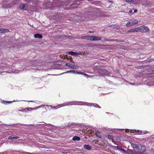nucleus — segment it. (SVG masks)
I'll return each mask as SVG.
<instances>
[{
	"mask_svg": "<svg viewBox=\"0 0 154 154\" xmlns=\"http://www.w3.org/2000/svg\"><path fill=\"white\" fill-rule=\"evenodd\" d=\"M48 108L49 109H51V107H48Z\"/></svg>",
	"mask_w": 154,
	"mask_h": 154,
	"instance_id": "35",
	"label": "nucleus"
},
{
	"mask_svg": "<svg viewBox=\"0 0 154 154\" xmlns=\"http://www.w3.org/2000/svg\"><path fill=\"white\" fill-rule=\"evenodd\" d=\"M140 32H148L149 30V29L147 27L144 26H140Z\"/></svg>",
	"mask_w": 154,
	"mask_h": 154,
	"instance_id": "6",
	"label": "nucleus"
},
{
	"mask_svg": "<svg viewBox=\"0 0 154 154\" xmlns=\"http://www.w3.org/2000/svg\"><path fill=\"white\" fill-rule=\"evenodd\" d=\"M11 137H8V139H11Z\"/></svg>",
	"mask_w": 154,
	"mask_h": 154,
	"instance_id": "32",
	"label": "nucleus"
},
{
	"mask_svg": "<svg viewBox=\"0 0 154 154\" xmlns=\"http://www.w3.org/2000/svg\"><path fill=\"white\" fill-rule=\"evenodd\" d=\"M114 147L116 149H119L121 151H122L125 153H127V151L122 148L121 147L119 146H114Z\"/></svg>",
	"mask_w": 154,
	"mask_h": 154,
	"instance_id": "9",
	"label": "nucleus"
},
{
	"mask_svg": "<svg viewBox=\"0 0 154 154\" xmlns=\"http://www.w3.org/2000/svg\"><path fill=\"white\" fill-rule=\"evenodd\" d=\"M108 138L109 139H112L113 138V137L110 135H107Z\"/></svg>",
	"mask_w": 154,
	"mask_h": 154,
	"instance_id": "23",
	"label": "nucleus"
},
{
	"mask_svg": "<svg viewBox=\"0 0 154 154\" xmlns=\"http://www.w3.org/2000/svg\"><path fill=\"white\" fill-rule=\"evenodd\" d=\"M72 63H74V62L72 61Z\"/></svg>",
	"mask_w": 154,
	"mask_h": 154,
	"instance_id": "38",
	"label": "nucleus"
},
{
	"mask_svg": "<svg viewBox=\"0 0 154 154\" xmlns=\"http://www.w3.org/2000/svg\"><path fill=\"white\" fill-rule=\"evenodd\" d=\"M133 25V24L132 21H129L126 24V26L128 27H130Z\"/></svg>",
	"mask_w": 154,
	"mask_h": 154,
	"instance_id": "15",
	"label": "nucleus"
},
{
	"mask_svg": "<svg viewBox=\"0 0 154 154\" xmlns=\"http://www.w3.org/2000/svg\"><path fill=\"white\" fill-rule=\"evenodd\" d=\"M45 106H46V105H42L39 106H37V107H36L34 108H32V110H33V109H38L41 108L42 107H44Z\"/></svg>",
	"mask_w": 154,
	"mask_h": 154,
	"instance_id": "20",
	"label": "nucleus"
},
{
	"mask_svg": "<svg viewBox=\"0 0 154 154\" xmlns=\"http://www.w3.org/2000/svg\"><path fill=\"white\" fill-rule=\"evenodd\" d=\"M84 147L86 149H92V147L89 145H85Z\"/></svg>",
	"mask_w": 154,
	"mask_h": 154,
	"instance_id": "16",
	"label": "nucleus"
},
{
	"mask_svg": "<svg viewBox=\"0 0 154 154\" xmlns=\"http://www.w3.org/2000/svg\"><path fill=\"white\" fill-rule=\"evenodd\" d=\"M75 103V102H66L62 104H59L56 106H52L51 105H46V106L48 107H51V109H57L61 107H63L65 106L77 105Z\"/></svg>",
	"mask_w": 154,
	"mask_h": 154,
	"instance_id": "2",
	"label": "nucleus"
},
{
	"mask_svg": "<svg viewBox=\"0 0 154 154\" xmlns=\"http://www.w3.org/2000/svg\"><path fill=\"white\" fill-rule=\"evenodd\" d=\"M80 140V138L78 136H74L72 138V140L74 141H79Z\"/></svg>",
	"mask_w": 154,
	"mask_h": 154,
	"instance_id": "17",
	"label": "nucleus"
},
{
	"mask_svg": "<svg viewBox=\"0 0 154 154\" xmlns=\"http://www.w3.org/2000/svg\"><path fill=\"white\" fill-rule=\"evenodd\" d=\"M75 102V103H82V104H76V105H85L87 106H93L95 107L98 108H100L101 107L99 106L96 103H89L85 102Z\"/></svg>",
	"mask_w": 154,
	"mask_h": 154,
	"instance_id": "4",
	"label": "nucleus"
},
{
	"mask_svg": "<svg viewBox=\"0 0 154 154\" xmlns=\"http://www.w3.org/2000/svg\"><path fill=\"white\" fill-rule=\"evenodd\" d=\"M135 30L136 32H140V26L137 28H135Z\"/></svg>",
	"mask_w": 154,
	"mask_h": 154,
	"instance_id": "22",
	"label": "nucleus"
},
{
	"mask_svg": "<svg viewBox=\"0 0 154 154\" xmlns=\"http://www.w3.org/2000/svg\"><path fill=\"white\" fill-rule=\"evenodd\" d=\"M91 41H99L101 39V38L97 36H91Z\"/></svg>",
	"mask_w": 154,
	"mask_h": 154,
	"instance_id": "8",
	"label": "nucleus"
},
{
	"mask_svg": "<svg viewBox=\"0 0 154 154\" xmlns=\"http://www.w3.org/2000/svg\"><path fill=\"white\" fill-rule=\"evenodd\" d=\"M128 32H135V28L131 29Z\"/></svg>",
	"mask_w": 154,
	"mask_h": 154,
	"instance_id": "27",
	"label": "nucleus"
},
{
	"mask_svg": "<svg viewBox=\"0 0 154 154\" xmlns=\"http://www.w3.org/2000/svg\"><path fill=\"white\" fill-rule=\"evenodd\" d=\"M32 110V108H26L25 109H23L21 110H19L20 111H21L22 112H26L27 111H30Z\"/></svg>",
	"mask_w": 154,
	"mask_h": 154,
	"instance_id": "11",
	"label": "nucleus"
},
{
	"mask_svg": "<svg viewBox=\"0 0 154 154\" xmlns=\"http://www.w3.org/2000/svg\"><path fill=\"white\" fill-rule=\"evenodd\" d=\"M34 36L35 38H42V35L39 34H35Z\"/></svg>",
	"mask_w": 154,
	"mask_h": 154,
	"instance_id": "13",
	"label": "nucleus"
},
{
	"mask_svg": "<svg viewBox=\"0 0 154 154\" xmlns=\"http://www.w3.org/2000/svg\"><path fill=\"white\" fill-rule=\"evenodd\" d=\"M131 85H133V83H131Z\"/></svg>",
	"mask_w": 154,
	"mask_h": 154,
	"instance_id": "40",
	"label": "nucleus"
},
{
	"mask_svg": "<svg viewBox=\"0 0 154 154\" xmlns=\"http://www.w3.org/2000/svg\"><path fill=\"white\" fill-rule=\"evenodd\" d=\"M131 146L135 150L141 153L144 152L146 150V146L140 144H135L132 143L131 144Z\"/></svg>",
	"mask_w": 154,
	"mask_h": 154,
	"instance_id": "1",
	"label": "nucleus"
},
{
	"mask_svg": "<svg viewBox=\"0 0 154 154\" xmlns=\"http://www.w3.org/2000/svg\"><path fill=\"white\" fill-rule=\"evenodd\" d=\"M96 135H97V136H98L97 135V133L96 134ZM98 137H99V136H98Z\"/></svg>",
	"mask_w": 154,
	"mask_h": 154,
	"instance_id": "36",
	"label": "nucleus"
},
{
	"mask_svg": "<svg viewBox=\"0 0 154 154\" xmlns=\"http://www.w3.org/2000/svg\"><path fill=\"white\" fill-rule=\"evenodd\" d=\"M19 138V137L17 136H15V137H11V140H13V139H17V138Z\"/></svg>",
	"mask_w": 154,
	"mask_h": 154,
	"instance_id": "26",
	"label": "nucleus"
},
{
	"mask_svg": "<svg viewBox=\"0 0 154 154\" xmlns=\"http://www.w3.org/2000/svg\"><path fill=\"white\" fill-rule=\"evenodd\" d=\"M76 74H82H82H83V73L82 72H79L77 71H76Z\"/></svg>",
	"mask_w": 154,
	"mask_h": 154,
	"instance_id": "28",
	"label": "nucleus"
},
{
	"mask_svg": "<svg viewBox=\"0 0 154 154\" xmlns=\"http://www.w3.org/2000/svg\"><path fill=\"white\" fill-rule=\"evenodd\" d=\"M69 54L72 56H75L79 54V53L78 52H75L72 51H70L69 52Z\"/></svg>",
	"mask_w": 154,
	"mask_h": 154,
	"instance_id": "14",
	"label": "nucleus"
},
{
	"mask_svg": "<svg viewBox=\"0 0 154 154\" xmlns=\"http://www.w3.org/2000/svg\"><path fill=\"white\" fill-rule=\"evenodd\" d=\"M132 22H133V25H134L135 24L137 23L138 21L137 20H135L134 21H132Z\"/></svg>",
	"mask_w": 154,
	"mask_h": 154,
	"instance_id": "25",
	"label": "nucleus"
},
{
	"mask_svg": "<svg viewBox=\"0 0 154 154\" xmlns=\"http://www.w3.org/2000/svg\"><path fill=\"white\" fill-rule=\"evenodd\" d=\"M137 11V10H134V12H135Z\"/></svg>",
	"mask_w": 154,
	"mask_h": 154,
	"instance_id": "33",
	"label": "nucleus"
},
{
	"mask_svg": "<svg viewBox=\"0 0 154 154\" xmlns=\"http://www.w3.org/2000/svg\"><path fill=\"white\" fill-rule=\"evenodd\" d=\"M131 12H132V11H129V12H130V13H131Z\"/></svg>",
	"mask_w": 154,
	"mask_h": 154,
	"instance_id": "37",
	"label": "nucleus"
},
{
	"mask_svg": "<svg viewBox=\"0 0 154 154\" xmlns=\"http://www.w3.org/2000/svg\"><path fill=\"white\" fill-rule=\"evenodd\" d=\"M12 101H6L5 100H3L2 103H4L5 104H9L10 103H12Z\"/></svg>",
	"mask_w": 154,
	"mask_h": 154,
	"instance_id": "19",
	"label": "nucleus"
},
{
	"mask_svg": "<svg viewBox=\"0 0 154 154\" xmlns=\"http://www.w3.org/2000/svg\"><path fill=\"white\" fill-rule=\"evenodd\" d=\"M19 8L22 10H26L27 9L26 6L23 4H21L20 5Z\"/></svg>",
	"mask_w": 154,
	"mask_h": 154,
	"instance_id": "12",
	"label": "nucleus"
},
{
	"mask_svg": "<svg viewBox=\"0 0 154 154\" xmlns=\"http://www.w3.org/2000/svg\"><path fill=\"white\" fill-rule=\"evenodd\" d=\"M29 102H33V101H28Z\"/></svg>",
	"mask_w": 154,
	"mask_h": 154,
	"instance_id": "34",
	"label": "nucleus"
},
{
	"mask_svg": "<svg viewBox=\"0 0 154 154\" xmlns=\"http://www.w3.org/2000/svg\"><path fill=\"white\" fill-rule=\"evenodd\" d=\"M126 1H128V2H132L134 1V0H125Z\"/></svg>",
	"mask_w": 154,
	"mask_h": 154,
	"instance_id": "30",
	"label": "nucleus"
},
{
	"mask_svg": "<svg viewBox=\"0 0 154 154\" xmlns=\"http://www.w3.org/2000/svg\"><path fill=\"white\" fill-rule=\"evenodd\" d=\"M35 66H40L41 65H38V64H35V65H34Z\"/></svg>",
	"mask_w": 154,
	"mask_h": 154,
	"instance_id": "31",
	"label": "nucleus"
},
{
	"mask_svg": "<svg viewBox=\"0 0 154 154\" xmlns=\"http://www.w3.org/2000/svg\"><path fill=\"white\" fill-rule=\"evenodd\" d=\"M81 38L82 39L91 41V36H82L81 37Z\"/></svg>",
	"mask_w": 154,
	"mask_h": 154,
	"instance_id": "7",
	"label": "nucleus"
},
{
	"mask_svg": "<svg viewBox=\"0 0 154 154\" xmlns=\"http://www.w3.org/2000/svg\"><path fill=\"white\" fill-rule=\"evenodd\" d=\"M25 101H27L24 100Z\"/></svg>",
	"mask_w": 154,
	"mask_h": 154,
	"instance_id": "41",
	"label": "nucleus"
},
{
	"mask_svg": "<svg viewBox=\"0 0 154 154\" xmlns=\"http://www.w3.org/2000/svg\"><path fill=\"white\" fill-rule=\"evenodd\" d=\"M71 64H70L69 63H66V65L67 66L69 67V65H71Z\"/></svg>",
	"mask_w": 154,
	"mask_h": 154,
	"instance_id": "29",
	"label": "nucleus"
},
{
	"mask_svg": "<svg viewBox=\"0 0 154 154\" xmlns=\"http://www.w3.org/2000/svg\"><path fill=\"white\" fill-rule=\"evenodd\" d=\"M75 102V103H82V104H76V105H85L87 106H93L95 107L98 108H100L101 107L99 106L96 103H89L85 102Z\"/></svg>",
	"mask_w": 154,
	"mask_h": 154,
	"instance_id": "3",
	"label": "nucleus"
},
{
	"mask_svg": "<svg viewBox=\"0 0 154 154\" xmlns=\"http://www.w3.org/2000/svg\"><path fill=\"white\" fill-rule=\"evenodd\" d=\"M69 67L72 69H77L79 68V66L75 64H71L69 65Z\"/></svg>",
	"mask_w": 154,
	"mask_h": 154,
	"instance_id": "10",
	"label": "nucleus"
},
{
	"mask_svg": "<svg viewBox=\"0 0 154 154\" xmlns=\"http://www.w3.org/2000/svg\"><path fill=\"white\" fill-rule=\"evenodd\" d=\"M82 75H84L85 76H86L87 78H88V77H91L93 76H89L88 75H87V74H86V73H83V74H82Z\"/></svg>",
	"mask_w": 154,
	"mask_h": 154,
	"instance_id": "24",
	"label": "nucleus"
},
{
	"mask_svg": "<svg viewBox=\"0 0 154 154\" xmlns=\"http://www.w3.org/2000/svg\"><path fill=\"white\" fill-rule=\"evenodd\" d=\"M76 71L73 70H71L70 71H67V72H65V73H69V72H71L73 74H76Z\"/></svg>",
	"mask_w": 154,
	"mask_h": 154,
	"instance_id": "21",
	"label": "nucleus"
},
{
	"mask_svg": "<svg viewBox=\"0 0 154 154\" xmlns=\"http://www.w3.org/2000/svg\"><path fill=\"white\" fill-rule=\"evenodd\" d=\"M9 31V30L7 29H0V32H7Z\"/></svg>",
	"mask_w": 154,
	"mask_h": 154,
	"instance_id": "18",
	"label": "nucleus"
},
{
	"mask_svg": "<svg viewBox=\"0 0 154 154\" xmlns=\"http://www.w3.org/2000/svg\"><path fill=\"white\" fill-rule=\"evenodd\" d=\"M129 131H130L131 133H134V134H145V133H144L143 132H142L140 130H128V129H126L125 131L126 133H127L129 132Z\"/></svg>",
	"mask_w": 154,
	"mask_h": 154,
	"instance_id": "5",
	"label": "nucleus"
},
{
	"mask_svg": "<svg viewBox=\"0 0 154 154\" xmlns=\"http://www.w3.org/2000/svg\"><path fill=\"white\" fill-rule=\"evenodd\" d=\"M106 113H109L107 112H106Z\"/></svg>",
	"mask_w": 154,
	"mask_h": 154,
	"instance_id": "39",
	"label": "nucleus"
}]
</instances>
